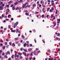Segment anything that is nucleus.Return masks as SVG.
I'll return each mask as SVG.
<instances>
[{"instance_id":"f257e3e1","label":"nucleus","mask_w":60,"mask_h":60,"mask_svg":"<svg viewBox=\"0 0 60 60\" xmlns=\"http://www.w3.org/2000/svg\"><path fill=\"white\" fill-rule=\"evenodd\" d=\"M19 24V22H16V23H14V26L13 28H15V27H16L17 26V25H18Z\"/></svg>"},{"instance_id":"f03ea898","label":"nucleus","mask_w":60,"mask_h":60,"mask_svg":"<svg viewBox=\"0 0 60 60\" xmlns=\"http://www.w3.org/2000/svg\"><path fill=\"white\" fill-rule=\"evenodd\" d=\"M4 8L3 7H2L1 6H0V11H2L3 10Z\"/></svg>"},{"instance_id":"7ed1b4c3","label":"nucleus","mask_w":60,"mask_h":60,"mask_svg":"<svg viewBox=\"0 0 60 60\" xmlns=\"http://www.w3.org/2000/svg\"><path fill=\"white\" fill-rule=\"evenodd\" d=\"M26 6V5H25V4H23L22 5V9H24V8H25V7Z\"/></svg>"},{"instance_id":"20e7f679","label":"nucleus","mask_w":60,"mask_h":60,"mask_svg":"<svg viewBox=\"0 0 60 60\" xmlns=\"http://www.w3.org/2000/svg\"><path fill=\"white\" fill-rule=\"evenodd\" d=\"M10 52H9V51H7L6 52V55H8H8H10Z\"/></svg>"},{"instance_id":"39448f33","label":"nucleus","mask_w":60,"mask_h":60,"mask_svg":"<svg viewBox=\"0 0 60 60\" xmlns=\"http://www.w3.org/2000/svg\"><path fill=\"white\" fill-rule=\"evenodd\" d=\"M56 40H58V41H60V38H58V37H57L56 39Z\"/></svg>"},{"instance_id":"423d86ee","label":"nucleus","mask_w":60,"mask_h":60,"mask_svg":"<svg viewBox=\"0 0 60 60\" xmlns=\"http://www.w3.org/2000/svg\"><path fill=\"white\" fill-rule=\"evenodd\" d=\"M21 9H22V8H20V9H19V12H21Z\"/></svg>"},{"instance_id":"0eeeda50","label":"nucleus","mask_w":60,"mask_h":60,"mask_svg":"<svg viewBox=\"0 0 60 60\" xmlns=\"http://www.w3.org/2000/svg\"><path fill=\"white\" fill-rule=\"evenodd\" d=\"M15 56H16L17 57V58H18L19 57V55H17V54H15Z\"/></svg>"},{"instance_id":"6e6552de","label":"nucleus","mask_w":60,"mask_h":60,"mask_svg":"<svg viewBox=\"0 0 60 60\" xmlns=\"http://www.w3.org/2000/svg\"><path fill=\"white\" fill-rule=\"evenodd\" d=\"M19 3V1L18 2H15V5H17V4H18Z\"/></svg>"},{"instance_id":"1a4fd4ad","label":"nucleus","mask_w":60,"mask_h":60,"mask_svg":"<svg viewBox=\"0 0 60 60\" xmlns=\"http://www.w3.org/2000/svg\"><path fill=\"white\" fill-rule=\"evenodd\" d=\"M26 43H25L24 44L23 46L24 47H26Z\"/></svg>"},{"instance_id":"9d476101","label":"nucleus","mask_w":60,"mask_h":60,"mask_svg":"<svg viewBox=\"0 0 60 60\" xmlns=\"http://www.w3.org/2000/svg\"><path fill=\"white\" fill-rule=\"evenodd\" d=\"M12 46L13 47H15V45L14 44V43H13L12 44Z\"/></svg>"},{"instance_id":"9b49d317","label":"nucleus","mask_w":60,"mask_h":60,"mask_svg":"<svg viewBox=\"0 0 60 60\" xmlns=\"http://www.w3.org/2000/svg\"><path fill=\"white\" fill-rule=\"evenodd\" d=\"M24 49L23 48H20V50L21 51H23V50Z\"/></svg>"},{"instance_id":"f8f14e48","label":"nucleus","mask_w":60,"mask_h":60,"mask_svg":"<svg viewBox=\"0 0 60 60\" xmlns=\"http://www.w3.org/2000/svg\"><path fill=\"white\" fill-rule=\"evenodd\" d=\"M19 7H17L16 8H15V10H18V9H19Z\"/></svg>"},{"instance_id":"ddd939ff","label":"nucleus","mask_w":60,"mask_h":60,"mask_svg":"<svg viewBox=\"0 0 60 60\" xmlns=\"http://www.w3.org/2000/svg\"><path fill=\"white\" fill-rule=\"evenodd\" d=\"M25 14L26 15V16H28V15H29V14L27 13H25Z\"/></svg>"},{"instance_id":"4468645a","label":"nucleus","mask_w":60,"mask_h":60,"mask_svg":"<svg viewBox=\"0 0 60 60\" xmlns=\"http://www.w3.org/2000/svg\"><path fill=\"white\" fill-rule=\"evenodd\" d=\"M15 41H17V40H19V38H16L15 39Z\"/></svg>"},{"instance_id":"2eb2a0df","label":"nucleus","mask_w":60,"mask_h":60,"mask_svg":"<svg viewBox=\"0 0 60 60\" xmlns=\"http://www.w3.org/2000/svg\"><path fill=\"white\" fill-rule=\"evenodd\" d=\"M12 2V1H10L8 2V4H11Z\"/></svg>"},{"instance_id":"dca6fc26","label":"nucleus","mask_w":60,"mask_h":60,"mask_svg":"<svg viewBox=\"0 0 60 60\" xmlns=\"http://www.w3.org/2000/svg\"><path fill=\"white\" fill-rule=\"evenodd\" d=\"M23 0H20V1H19V3H21V2H22V1H23Z\"/></svg>"},{"instance_id":"f3484780","label":"nucleus","mask_w":60,"mask_h":60,"mask_svg":"<svg viewBox=\"0 0 60 60\" xmlns=\"http://www.w3.org/2000/svg\"><path fill=\"white\" fill-rule=\"evenodd\" d=\"M33 7L34 8V7H35V6L36 7V4H33Z\"/></svg>"},{"instance_id":"a211bd4d","label":"nucleus","mask_w":60,"mask_h":60,"mask_svg":"<svg viewBox=\"0 0 60 60\" xmlns=\"http://www.w3.org/2000/svg\"><path fill=\"white\" fill-rule=\"evenodd\" d=\"M19 30L18 29H17L16 30V33H18V32Z\"/></svg>"},{"instance_id":"6ab92c4d","label":"nucleus","mask_w":60,"mask_h":60,"mask_svg":"<svg viewBox=\"0 0 60 60\" xmlns=\"http://www.w3.org/2000/svg\"><path fill=\"white\" fill-rule=\"evenodd\" d=\"M19 57L20 59H22V56H20Z\"/></svg>"},{"instance_id":"aec40b11","label":"nucleus","mask_w":60,"mask_h":60,"mask_svg":"<svg viewBox=\"0 0 60 60\" xmlns=\"http://www.w3.org/2000/svg\"><path fill=\"white\" fill-rule=\"evenodd\" d=\"M50 9V8H48L47 9V11H49V10Z\"/></svg>"},{"instance_id":"412c9836","label":"nucleus","mask_w":60,"mask_h":60,"mask_svg":"<svg viewBox=\"0 0 60 60\" xmlns=\"http://www.w3.org/2000/svg\"><path fill=\"white\" fill-rule=\"evenodd\" d=\"M31 50L32 49L31 48H30L28 49V51H31Z\"/></svg>"},{"instance_id":"4be33fe9","label":"nucleus","mask_w":60,"mask_h":60,"mask_svg":"<svg viewBox=\"0 0 60 60\" xmlns=\"http://www.w3.org/2000/svg\"><path fill=\"white\" fill-rule=\"evenodd\" d=\"M5 5V4H3L2 5L0 6H1V7H3V6H4Z\"/></svg>"},{"instance_id":"5701e85b","label":"nucleus","mask_w":60,"mask_h":60,"mask_svg":"<svg viewBox=\"0 0 60 60\" xmlns=\"http://www.w3.org/2000/svg\"><path fill=\"white\" fill-rule=\"evenodd\" d=\"M23 50L25 51V52H27V50H26V49H23Z\"/></svg>"},{"instance_id":"b1692460","label":"nucleus","mask_w":60,"mask_h":60,"mask_svg":"<svg viewBox=\"0 0 60 60\" xmlns=\"http://www.w3.org/2000/svg\"><path fill=\"white\" fill-rule=\"evenodd\" d=\"M11 32H14V33H15V30H11Z\"/></svg>"},{"instance_id":"393cba45","label":"nucleus","mask_w":60,"mask_h":60,"mask_svg":"<svg viewBox=\"0 0 60 60\" xmlns=\"http://www.w3.org/2000/svg\"><path fill=\"white\" fill-rule=\"evenodd\" d=\"M54 4H55V3H52L51 4L52 6H53Z\"/></svg>"},{"instance_id":"a878e982","label":"nucleus","mask_w":60,"mask_h":60,"mask_svg":"<svg viewBox=\"0 0 60 60\" xmlns=\"http://www.w3.org/2000/svg\"><path fill=\"white\" fill-rule=\"evenodd\" d=\"M22 37L23 39H24V38H25V37L23 35H22Z\"/></svg>"},{"instance_id":"bb28decb","label":"nucleus","mask_w":60,"mask_h":60,"mask_svg":"<svg viewBox=\"0 0 60 60\" xmlns=\"http://www.w3.org/2000/svg\"><path fill=\"white\" fill-rule=\"evenodd\" d=\"M56 23H54V25H53V26H56Z\"/></svg>"},{"instance_id":"cd10ccee","label":"nucleus","mask_w":60,"mask_h":60,"mask_svg":"<svg viewBox=\"0 0 60 60\" xmlns=\"http://www.w3.org/2000/svg\"><path fill=\"white\" fill-rule=\"evenodd\" d=\"M3 49H5V46H4L3 47Z\"/></svg>"},{"instance_id":"c85d7f7f","label":"nucleus","mask_w":60,"mask_h":60,"mask_svg":"<svg viewBox=\"0 0 60 60\" xmlns=\"http://www.w3.org/2000/svg\"><path fill=\"white\" fill-rule=\"evenodd\" d=\"M38 5H39V7H40L41 6V5H40V4H38Z\"/></svg>"},{"instance_id":"c756f323","label":"nucleus","mask_w":60,"mask_h":60,"mask_svg":"<svg viewBox=\"0 0 60 60\" xmlns=\"http://www.w3.org/2000/svg\"><path fill=\"white\" fill-rule=\"evenodd\" d=\"M44 15H43L41 16V17L42 18H43L44 17Z\"/></svg>"},{"instance_id":"7c9ffc66","label":"nucleus","mask_w":60,"mask_h":60,"mask_svg":"<svg viewBox=\"0 0 60 60\" xmlns=\"http://www.w3.org/2000/svg\"><path fill=\"white\" fill-rule=\"evenodd\" d=\"M23 54L25 55H26V52H23Z\"/></svg>"},{"instance_id":"2f4dec72","label":"nucleus","mask_w":60,"mask_h":60,"mask_svg":"<svg viewBox=\"0 0 60 60\" xmlns=\"http://www.w3.org/2000/svg\"><path fill=\"white\" fill-rule=\"evenodd\" d=\"M18 54L19 55H22V54L21 53H20V52H19L18 53Z\"/></svg>"},{"instance_id":"473e14b6","label":"nucleus","mask_w":60,"mask_h":60,"mask_svg":"<svg viewBox=\"0 0 60 60\" xmlns=\"http://www.w3.org/2000/svg\"><path fill=\"white\" fill-rule=\"evenodd\" d=\"M45 10V9H44V8H43V9H42V11L43 12H44V11Z\"/></svg>"},{"instance_id":"72a5a7b5","label":"nucleus","mask_w":60,"mask_h":60,"mask_svg":"<svg viewBox=\"0 0 60 60\" xmlns=\"http://www.w3.org/2000/svg\"><path fill=\"white\" fill-rule=\"evenodd\" d=\"M4 57H6V58H8V57H7V56L6 55H5Z\"/></svg>"},{"instance_id":"f704fd0d","label":"nucleus","mask_w":60,"mask_h":60,"mask_svg":"<svg viewBox=\"0 0 60 60\" xmlns=\"http://www.w3.org/2000/svg\"><path fill=\"white\" fill-rule=\"evenodd\" d=\"M11 44H12V42H10L9 43V44L10 45H11Z\"/></svg>"},{"instance_id":"c9c22d12","label":"nucleus","mask_w":60,"mask_h":60,"mask_svg":"<svg viewBox=\"0 0 60 60\" xmlns=\"http://www.w3.org/2000/svg\"><path fill=\"white\" fill-rule=\"evenodd\" d=\"M30 56H33V53H31L30 54Z\"/></svg>"},{"instance_id":"e433bc0d","label":"nucleus","mask_w":60,"mask_h":60,"mask_svg":"<svg viewBox=\"0 0 60 60\" xmlns=\"http://www.w3.org/2000/svg\"><path fill=\"white\" fill-rule=\"evenodd\" d=\"M3 45V44L1 43L0 44V46L1 47H2Z\"/></svg>"},{"instance_id":"4c0bfd02","label":"nucleus","mask_w":60,"mask_h":60,"mask_svg":"<svg viewBox=\"0 0 60 60\" xmlns=\"http://www.w3.org/2000/svg\"><path fill=\"white\" fill-rule=\"evenodd\" d=\"M35 52H36L35 51H34V52H33V53L34 54H35V55H36V53L35 54Z\"/></svg>"},{"instance_id":"58836bf2","label":"nucleus","mask_w":60,"mask_h":60,"mask_svg":"<svg viewBox=\"0 0 60 60\" xmlns=\"http://www.w3.org/2000/svg\"><path fill=\"white\" fill-rule=\"evenodd\" d=\"M9 11H10V10H9V9H8L7 10V12H9Z\"/></svg>"},{"instance_id":"ea45409f","label":"nucleus","mask_w":60,"mask_h":60,"mask_svg":"<svg viewBox=\"0 0 60 60\" xmlns=\"http://www.w3.org/2000/svg\"><path fill=\"white\" fill-rule=\"evenodd\" d=\"M49 11L50 12H52V9H51L50 10H49Z\"/></svg>"},{"instance_id":"a19ab883","label":"nucleus","mask_w":60,"mask_h":60,"mask_svg":"<svg viewBox=\"0 0 60 60\" xmlns=\"http://www.w3.org/2000/svg\"><path fill=\"white\" fill-rule=\"evenodd\" d=\"M12 9L13 10H15V8H14V7H13L12 8Z\"/></svg>"},{"instance_id":"79ce46f5","label":"nucleus","mask_w":60,"mask_h":60,"mask_svg":"<svg viewBox=\"0 0 60 60\" xmlns=\"http://www.w3.org/2000/svg\"><path fill=\"white\" fill-rule=\"evenodd\" d=\"M13 56H14V55H13L12 56H11V58H13Z\"/></svg>"},{"instance_id":"37998d69","label":"nucleus","mask_w":60,"mask_h":60,"mask_svg":"<svg viewBox=\"0 0 60 60\" xmlns=\"http://www.w3.org/2000/svg\"><path fill=\"white\" fill-rule=\"evenodd\" d=\"M26 46H27V47H28L29 46V44H27L26 45Z\"/></svg>"},{"instance_id":"c03bdc74","label":"nucleus","mask_w":60,"mask_h":60,"mask_svg":"<svg viewBox=\"0 0 60 60\" xmlns=\"http://www.w3.org/2000/svg\"><path fill=\"white\" fill-rule=\"evenodd\" d=\"M29 56H30V54L28 53L27 54V57H28Z\"/></svg>"},{"instance_id":"a18cd8bd","label":"nucleus","mask_w":60,"mask_h":60,"mask_svg":"<svg viewBox=\"0 0 60 60\" xmlns=\"http://www.w3.org/2000/svg\"><path fill=\"white\" fill-rule=\"evenodd\" d=\"M28 4V3H27V2H26V3L25 4L26 5V4Z\"/></svg>"},{"instance_id":"49530a36","label":"nucleus","mask_w":60,"mask_h":60,"mask_svg":"<svg viewBox=\"0 0 60 60\" xmlns=\"http://www.w3.org/2000/svg\"><path fill=\"white\" fill-rule=\"evenodd\" d=\"M6 6H7V7L8 8L9 7V5H7Z\"/></svg>"},{"instance_id":"de8ad7c7","label":"nucleus","mask_w":60,"mask_h":60,"mask_svg":"<svg viewBox=\"0 0 60 60\" xmlns=\"http://www.w3.org/2000/svg\"><path fill=\"white\" fill-rule=\"evenodd\" d=\"M53 15L52 14L51 15V18H53Z\"/></svg>"},{"instance_id":"09e8293b","label":"nucleus","mask_w":60,"mask_h":60,"mask_svg":"<svg viewBox=\"0 0 60 60\" xmlns=\"http://www.w3.org/2000/svg\"><path fill=\"white\" fill-rule=\"evenodd\" d=\"M4 52H3L2 53V56H4Z\"/></svg>"},{"instance_id":"8fccbe9b","label":"nucleus","mask_w":60,"mask_h":60,"mask_svg":"<svg viewBox=\"0 0 60 60\" xmlns=\"http://www.w3.org/2000/svg\"><path fill=\"white\" fill-rule=\"evenodd\" d=\"M2 51L1 50H0V54H1V53H2Z\"/></svg>"},{"instance_id":"3c124183","label":"nucleus","mask_w":60,"mask_h":60,"mask_svg":"<svg viewBox=\"0 0 60 60\" xmlns=\"http://www.w3.org/2000/svg\"><path fill=\"white\" fill-rule=\"evenodd\" d=\"M13 4H11V6H10V7H13Z\"/></svg>"},{"instance_id":"603ef678","label":"nucleus","mask_w":60,"mask_h":60,"mask_svg":"<svg viewBox=\"0 0 60 60\" xmlns=\"http://www.w3.org/2000/svg\"><path fill=\"white\" fill-rule=\"evenodd\" d=\"M9 45H8L6 46V47L7 48H9Z\"/></svg>"},{"instance_id":"864d4df0","label":"nucleus","mask_w":60,"mask_h":60,"mask_svg":"<svg viewBox=\"0 0 60 60\" xmlns=\"http://www.w3.org/2000/svg\"><path fill=\"white\" fill-rule=\"evenodd\" d=\"M26 60H28V58H25Z\"/></svg>"},{"instance_id":"5fc2aeb1","label":"nucleus","mask_w":60,"mask_h":60,"mask_svg":"<svg viewBox=\"0 0 60 60\" xmlns=\"http://www.w3.org/2000/svg\"><path fill=\"white\" fill-rule=\"evenodd\" d=\"M57 21H58L59 22V21H60V19H58L57 20Z\"/></svg>"},{"instance_id":"6e6d98bb","label":"nucleus","mask_w":60,"mask_h":60,"mask_svg":"<svg viewBox=\"0 0 60 60\" xmlns=\"http://www.w3.org/2000/svg\"><path fill=\"white\" fill-rule=\"evenodd\" d=\"M51 9L52 11H53V10H54V9L53 8V7H52Z\"/></svg>"},{"instance_id":"4d7b16f0","label":"nucleus","mask_w":60,"mask_h":60,"mask_svg":"<svg viewBox=\"0 0 60 60\" xmlns=\"http://www.w3.org/2000/svg\"><path fill=\"white\" fill-rule=\"evenodd\" d=\"M19 43V42H18V41H17L16 42V44H18V43Z\"/></svg>"},{"instance_id":"13d9d810","label":"nucleus","mask_w":60,"mask_h":60,"mask_svg":"<svg viewBox=\"0 0 60 60\" xmlns=\"http://www.w3.org/2000/svg\"><path fill=\"white\" fill-rule=\"evenodd\" d=\"M3 58H4V57H2L1 58H0L1 60H2V59H3Z\"/></svg>"},{"instance_id":"bf43d9fd","label":"nucleus","mask_w":60,"mask_h":60,"mask_svg":"<svg viewBox=\"0 0 60 60\" xmlns=\"http://www.w3.org/2000/svg\"><path fill=\"white\" fill-rule=\"evenodd\" d=\"M18 46H20V43H19L18 44Z\"/></svg>"},{"instance_id":"052dcab7","label":"nucleus","mask_w":60,"mask_h":60,"mask_svg":"<svg viewBox=\"0 0 60 60\" xmlns=\"http://www.w3.org/2000/svg\"><path fill=\"white\" fill-rule=\"evenodd\" d=\"M6 41H9V40L8 39H6Z\"/></svg>"},{"instance_id":"680f3d73","label":"nucleus","mask_w":60,"mask_h":60,"mask_svg":"<svg viewBox=\"0 0 60 60\" xmlns=\"http://www.w3.org/2000/svg\"><path fill=\"white\" fill-rule=\"evenodd\" d=\"M28 7V6H27V5L26 6H25V8H27V7Z\"/></svg>"},{"instance_id":"e2e57ef3","label":"nucleus","mask_w":60,"mask_h":60,"mask_svg":"<svg viewBox=\"0 0 60 60\" xmlns=\"http://www.w3.org/2000/svg\"><path fill=\"white\" fill-rule=\"evenodd\" d=\"M8 27H9V28H11V26L9 25H8Z\"/></svg>"},{"instance_id":"0e129e2a","label":"nucleus","mask_w":60,"mask_h":60,"mask_svg":"<svg viewBox=\"0 0 60 60\" xmlns=\"http://www.w3.org/2000/svg\"><path fill=\"white\" fill-rule=\"evenodd\" d=\"M48 52H50V50H49L48 51Z\"/></svg>"},{"instance_id":"69168bd1","label":"nucleus","mask_w":60,"mask_h":60,"mask_svg":"<svg viewBox=\"0 0 60 60\" xmlns=\"http://www.w3.org/2000/svg\"><path fill=\"white\" fill-rule=\"evenodd\" d=\"M58 35L59 36H60V33H58Z\"/></svg>"},{"instance_id":"338daca9","label":"nucleus","mask_w":60,"mask_h":60,"mask_svg":"<svg viewBox=\"0 0 60 60\" xmlns=\"http://www.w3.org/2000/svg\"><path fill=\"white\" fill-rule=\"evenodd\" d=\"M11 20H13V18H11Z\"/></svg>"},{"instance_id":"774afa93","label":"nucleus","mask_w":60,"mask_h":60,"mask_svg":"<svg viewBox=\"0 0 60 60\" xmlns=\"http://www.w3.org/2000/svg\"><path fill=\"white\" fill-rule=\"evenodd\" d=\"M30 47H32V45L31 44H30Z\"/></svg>"}]
</instances>
